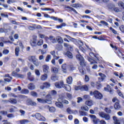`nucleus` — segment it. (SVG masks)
I'll use <instances>...</instances> for the list:
<instances>
[{
  "label": "nucleus",
  "mask_w": 124,
  "mask_h": 124,
  "mask_svg": "<svg viewBox=\"0 0 124 124\" xmlns=\"http://www.w3.org/2000/svg\"><path fill=\"white\" fill-rule=\"evenodd\" d=\"M114 108L116 110H119V109L121 108V105L119 102H116L114 106Z\"/></svg>",
  "instance_id": "17"
},
{
  "label": "nucleus",
  "mask_w": 124,
  "mask_h": 124,
  "mask_svg": "<svg viewBox=\"0 0 124 124\" xmlns=\"http://www.w3.org/2000/svg\"><path fill=\"white\" fill-rule=\"evenodd\" d=\"M99 116L103 119H105L106 121H110V115L102 111L99 112Z\"/></svg>",
  "instance_id": "3"
},
{
  "label": "nucleus",
  "mask_w": 124,
  "mask_h": 124,
  "mask_svg": "<svg viewBox=\"0 0 124 124\" xmlns=\"http://www.w3.org/2000/svg\"><path fill=\"white\" fill-rule=\"evenodd\" d=\"M84 80L85 81V82H89V81H90V78L89 77V76H88V75H85V78Z\"/></svg>",
  "instance_id": "62"
},
{
  "label": "nucleus",
  "mask_w": 124,
  "mask_h": 124,
  "mask_svg": "<svg viewBox=\"0 0 124 124\" xmlns=\"http://www.w3.org/2000/svg\"><path fill=\"white\" fill-rule=\"evenodd\" d=\"M64 47H66V48H71V46H70V45H68L66 43H64Z\"/></svg>",
  "instance_id": "60"
},
{
  "label": "nucleus",
  "mask_w": 124,
  "mask_h": 124,
  "mask_svg": "<svg viewBox=\"0 0 124 124\" xmlns=\"http://www.w3.org/2000/svg\"><path fill=\"white\" fill-rule=\"evenodd\" d=\"M61 101L62 102V103H64V104H68V103H69V102H68V101L66 100H62L61 99Z\"/></svg>",
  "instance_id": "63"
},
{
  "label": "nucleus",
  "mask_w": 124,
  "mask_h": 124,
  "mask_svg": "<svg viewBox=\"0 0 124 124\" xmlns=\"http://www.w3.org/2000/svg\"><path fill=\"white\" fill-rule=\"evenodd\" d=\"M63 88H64L67 92H70V91H71V87L67 84L64 85Z\"/></svg>",
  "instance_id": "18"
},
{
  "label": "nucleus",
  "mask_w": 124,
  "mask_h": 124,
  "mask_svg": "<svg viewBox=\"0 0 124 124\" xmlns=\"http://www.w3.org/2000/svg\"><path fill=\"white\" fill-rule=\"evenodd\" d=\"M89 117H90L94 124H97V118H96L95 115L90 114Z\"/></svg>",
  "instance_id": "10"
},
{
  "label": "nucleus",
  "mask_w": 124,
  "mask_h": 124,
  "mask_svg": "<svg viewBox=\"0 0 124 124\" xmlns=\"http://www.w3.org/2000/svg\"><path fill=\"white\" fill-rule=\"evenodd\" d=\"M89 55L93 59H94V60H95V61H98V58H97V57H96V55H95V54H94L93 53L90 52L89 53Z\"/></svg>",
  "instance_id": "19"
},
{
  "label": "nucleus",
  "mask_w": 124,
  "mask_h": 124,
  "mask_svg": "<svg viewBox=\"0 0 124 124\" xmlns=\"http://www.w3.org/2000/svg\"><path fill=\"white\" fill-rule=\"evenodd\" d=\"M19 52H20V48L19 46H17L15 48V55L16 57L19 56Z\"/></svg>",
  "instance_id": "24"
},
{
  "label": "nucleus",
  "mask_w": 124,
  "mask_h": 124,
  "mask_svg": "<svg viewBox=\"0 0 124 124\" xmlns=\"http://www.w3.org/2000/svg\"><path fill=\"white\" fill-rule=\"evenodd\" d=\"M18 123H20V124H26L29 123V120L26 119L21 120L18 121Z\"/></svg>",
  "instance_id": "26"
},
{
  "label": "nucleus",
  "mask_w": 124,
  "mask_h": 124,
  "mask_svg": "<svg viewBox=\"0 0 124 124\" xmlns=\"http://www.w3.org/2000/svg\"><path fill=\"white\" fill-rule=\"evenodd\" d=\"M118 5H119V6H121V7L124 8V2H123L122 1H119L118 2Z\"/></svg>",
  "instance_id": "59"
},
{
  "label": "nucleus",
  "mask_w": 124,
  "mask_h": 124,
  "mask_svg": "<svg viewBox=\"0 0 124 124\" xmlns=\"http://www.w3.org/2000/svg\"><path fill=\"white\" fill-rule=\"evenodd\" d=\"M99 76L101 77V78H99V80L101 82H102V81H104L105 78H106V75L102 73H99Z\"/></svg>",
  "instance_id": "13"
},
{
  "label": "nucleus",
  "mask_w": 124,
  "mask_h": 124,
  "mask_svg": "<svg viewBox=\"0 0 124 124\" xmlns=\"http://www.w3.org/2000/svg\"><path fill=\"white\" fill-rule=\"evenodd\" d=\"M12 75L16 78H24L25 77V75L18 74L17 72L14 71L12 73Z\"/></svg>",
  "instance_id": "7"
},
{
  "label": "nucleus",
  "mask_w": 124,
  "mask_h": 124,
  "mask_svg": "<svg viewBox=\"0 0 124 124\" xmlns=\"http://www.w3.org/2000/svg\"><path fill=\"white\" fill-rule=\"evenodd\" d=\"M9 53V50L8 49H4L2 51V53L4 55H7Z\"/></svg>",
  "instance_id": "54"
},
{
  "label": "nucleus",
  "mask_w": 124,
  "mask_h": 124,
  "mask_svg": "<svg viewBox=\"0 0 124 124\" xmlns=\"http://www.w3.org/2000/svg\"><path fill=\"white\" fill-rule=\"evenodd\" d=\"M28 79L29 80H30V81H34V78L33 77V76H29Z\"/></svg>",
  "instance_id": "55"
},
{
  "label": "nucleus",
  "mask_w": 124,
  "mask_h": 124,
  "mask_svg": "<svg viewBox=\"0 0 124 124\" xmlns=\"http://www.w3.org/2000/svg\"><path fill=\"white\" fill-rule=\"evenodd\" d=\"M83 99H85L86 100H89V99H91V97L89 95H84L83 96Z\"/></svg>",
  "instance_id": "44"
},
{
  "label": "nucleus",
  "mask_w": 124,
  "mask_h": 124,
  "mask_svg": "<svg viewBox=\"0 0 124 124\" xmlns=\"http://www.w3.org/2000/svg\"><path fill=\"white\" fill-rule=\"evenodd\" d=\"M15 109H17V108L16 107L13 106L12 108H11L10 109V113H13V112H15Z\"/></svg>",
  "instance_id": "45"
},
{
  "label": "nucleus",
  "mask_w": 124,
  "mask_h": 124,
  "mask_svg": "<svg viewBox=\"0 0 124 124\" xmlns=\"http://www.w3.org/2000/svg\"><path fill=\"white\" fill-rule=\"evenodd\" d=\"M113 120L114 121V124H121L118 120V118L116 116L113 117Z\"/></svg>",
  "instance_id": "28"
},
{
  "label": "nucleus",
  "mask_w": 124,
  "mask_h": 124,
  "mask_svg": "<svg viewBox=\"0 0 124 124\" xmlns=\"http://www.w3.org/2000/svg\"><path fill=\"white\" fill-rule=\"evenodd\" d=\"M51 79L52 81H57L58 80V77L57 76H51Z\"/></svg>",
  "instance_id": "48"
},
{
  "label": "nucleus",
  "mask_w": 124,
  "mask_h": 124,
  "mask_svg": "<svg viewBox=\"0 0 124 124\" xmlns=\"http://www.w3.org/2000/svg\"><path fill=\"white\" fill-rule=\"evenodd\" d=\"M51 55H47V56L46 58V62H49L50 60H51Z\"/></svg>",
  "instance_id": "46"
},
{
  "label": "nucleus",
  "mask_w": 124,
  "mask_h": 124,
  "mask_svg": "<svg viewBox=\"0 0 124 124\" xmlns=\"http://www.w3.org/2000/svg\"><path fill=\"white\" fill-rule=\"evenodd\" d=\"M49 39L52 43H57V39L54 36H50Z\"/></svg>",
  "instance_id": "15"
},
{
  "label": "nucleus",
  "mask_w": 124,
  "mask_h": 124,
  "mask_svg": "<svg viewBox=\"0 0 124 124\" xmlns=\"http://www.w3.org/2000/svg\"><path fill=\"white\" fill-rule=\"evenodd\" d=\"M31 45L32 47H36L37 46V43L36 41H31Z\"/></svg>",
  "instance_id": "33"
},
{
  "label": "nucleus",
  "mask_w": 124,
  "mask_h": 124,
  "mask_svg": "<svg viewBox=\"0 0 124 124\" xmlns=\"http://www.w3.org/2000/svg\"><path fill=\"white\" fill-rule=\"evenodd\" d=\"M0 16H1V17H2L3 18H8V15H7L6 13H1Z\"/></svg>",
  "instance_id": "41"
},
{
  "label": "nucleus",
  "mask_w": 124,
  "mask_h": 124,
  "mask_svg": "<svg viewBox=\"0 0 124 124\" xmlns=\"http://www.w3.org/2000/svg\"><path fill=\"white\" fill-rule=\"evenodd\" d=\"M65 36L68 38V39H70V40H71L73 42H77V40L75 38H73L70 36L68 35H65Z\"/></svg>",
  "instance_id": "25"
},
{
  "label": "nucleus",
  "mask_w": 124,
  "mask_h": 124,
  "mask_svg": "<svg viewBox=\"0 0 124 124\" xmlns=\"http://www.w3.org/2000/svg\"><path fill=\"white\" fill-rule=\"evenodd\" d=\"M75 89L76 91H78V90H80V91H85L86 92H88L89 91V87L87 85H83L81 87L75 86Z\"/></svg>",
  "instance_id": "4"
},
{
  "label": "nucleus",
  "mask_w": 124,
  "mask_h": 124,
  "mask_svg": "<svg viewBox=\"0 0 124 124\" xmlns=\"http://www.w3.org/2000/svg\"><path fill=\"white\" fill-rule=\"evenodd\" d=\"M69 69L71 71H73V70H75L76 69V68L73 65H70Z\"/></svg>",
  "instance_id": "47"
},
{
  "label": "nucleus",
  "mask_w": 124,
  "mask_h": 124,
  "mask_svg": "<svg viewBox=\"0 0 124 124\" xmlns=\"http://www.w3.org/2000/svg\"><path fill=\"white\" fill-rule=\"evenodd\" d=\"M117 92L119 96H121V97H123L124 96L123 93H122V92H121L120 90H117Z\"/></svg>",
  "instance_id": "53"
},
{
  "label": "nucleus",
  "mask_w": 124,
  "mask_h": 124,
  "mask_svg": "<svg viewBox=\"0 0 124 124\" xmlns=\"http://www.w3.org/2000/svg\"><path fill=\"white\" fill-rule=\"evenodd\" d=\"M35 117L37 120L40 121L41 122H45L46 119L44 116H42L41 114L39 113H36L35 114Z\"/></svg>",
  "instance_id": "6"
},
{
  "label": "nucleus",
  "mask_w": 124,
  "mask_h": 124,
  "mask_svg": "<svg viewBox=\"0 0 124 124\" xmlns=\"http://www.w3.org/2000/svg\"><path fill=\"white\" fill-rule=\"evenodd\" d=\"M28 105H31V106H35L36 105V103L32 101H29L27 103Z\"/></svg>",
  "instance_id": "29"
},
{
  "label": "nucleus",
  "mask_w": 124,
  "mask_h": 124,
  "mask_svg": "<svg viewBox=\"0 0 124 124\" xmlns=\"http://www.w3.org/2000/svg\"><path fill=\"white\" fill-rule=\"evenodd\" d=\"M55 86L56 88H58V89H62V87L60 85V82H56L55 83Z\"/></svg>",
  "instance_id": "50"
},
{
  "label": "nucleus",
  "mask_w": 124,
  "mask_h": 124,
  "mask_svg": "<svg viewBox=\"0 0 124 124\" xmlns=\"http://www.w3.org/2000/svg\"><path fill=\"white\" fill-rule=\"evenodd\" d=\"M47 79V74H45L44 75H43L42 76H41V79L42 81H45Z\"/></svg>",
  "instance_id": "37"
},
{
  "label": "nucleus",
  "mask_w": 124,
  "mask_h": 124,
  "mask_svg": "<svg viewBox=\"0 0 124 124\" xmlns=\"http://www.w3.org/2000/svg\"><path fill=\"white\" fill-rule=\"evenodd\" d=\"M66 56L68 57V58H69V59H72V58H73V55H72V53L69 51H67Z\"/></svg>",
  "instance_id": "27"
},
{
  "label": "nucleus",
  "mask_w": 124,
  "mask_h": 124,
  "mask_svg": "<svg viewBox=\"0 0 124 124\" xmlns=\"http://www.w3.org/2000/svg\"><path fill=\"white\" fill-rule=\"evenodd\" d=\"M66 111H67V113H68V114H73V113H74L73 110H71V109H70V108H67Z\"/></svg>",
  "instance_id": "52"
},
{
  "label": "nucleus",
  "mask_w": 124,
  "mask_h": 124,
  "mask_svg": "<svg viewBox=\"0 0 124 124\" xmlns=\"http://www.w3.org/2000/svg\"><path fill=\"white\" fill-rule=\"evenodd\" d=\"M66 82L67 84H69V85H71V84H72V77H68L67 78Z\"/></svg>",
  "instance_id": "20"
},
{
  "label": "nucleus",
  "mask_w": 124,
  "mask_h": 124,
  "mask_svg": "<svg viewBox=\"0 0 124 124\" xmlns=\"http://www.w3.org/2000/svg\"><path fill=\"white\" fill-rule=\"evenodd\" d=\"M62 98H60L58 99V102H55V105L59 108H63V105L62 103Z\"/></svg>",
  "instance_id": "8"
},
{
  "label": "nucleus",
  "mask_w": 124,
  "mask_h": 124,
  "mask_svg": "<svg viewBox=\"0 0 124 124\" xmlns=\"http://www.w3.org/2000/svg\"><path fill=\"white\" fill-rule=\"evenodd\" d=\"M63 72H66V67H67V65L66 64H63L62 66Z\"/></svg>",
  "instance_id": "36"
},
{
  "label": "nucleus",
  "mask_w": 124,
  "mask_h": 124,
  "mask_svg": "<svg viewBox=\"0 0 124 124\" xmlns=\"http://www.w3.org/2000/svg\"><path fill=\"white\" fill-rule=\"evenodd\" d=\"M50 86H51V84L49 82H46L42 85L40 86V89L41 90H44V89L50 88Z\"/></svg>",
  "instance_id": "9"
},
{
  "label": "nucleus",
  "mask_w": 124,
  "mask_h": 124,
  "mask_svg": "<svg viewBox=\"0 0 124 124\" xmlns=\"http://www.w3.org/2000/svg\"><path fill=\"white\" fill-rule=\"evenodd\" d=\"M93 95L96 99H102L103 95L101 93H99L98 91H95L93 92Z\"/></svg>",
  "instance_id": "5"
},
{
  "label": "nucleus",
  "mask_w": 124,
  "mask_h": 124,
  "mask_svg": "<svg viewBox=\"0 0 124 124\" xmlns=\"http://www.w3.org/2000/svg\"><path fill=\"white\" fill-rule=\"evenodd\" d=\"M55 48H56V49L58 50V51H61V50H62V45H60V44H57V45H56Z\"/></svg>",
  "instance_id": "23"
},
{
  "label": "nucleus",
  "mask_w": 124,
  "mask_h": 124,
  "mask_svg": "<svg viewBox=\"0 0 124 124\" xmlns=\"http://www.w3.org/2000/svg\"><path fill=\"white\" fill-rule=\"evenodd\" d=\"M72 7H75L77 8L78 7H80V5L79 4V3H75V4H73L72 5Z\"/></svg>",
  "instance_id": "56"
},
{
  "label": "nucleus",
  "mask_w": 124,
  "mask_h": 124,
  "mask_svg": "<svg viewBox=\"0 0 124 124\" xmlns=\"http://www.w3.org/2000/svg\"><path fill=\"white\" fill-rule=\"evenodd\" d=\"M105 111L108 114H111V110L110 108H105Z\"/></svg>",
  "instance_id": "43"
},
{
  "label": "nucleus",
  "mask_w": 124,
  "mask_h": 124,
  "mask_svg": "<svg viewBox=\"0 0 124 124\" xmlns=\"http://www.w3.org/2000/svg\"><path fill=\"white\" fill-rule=\"evenodd\" d=\"M43 72L45 74H46L49 72V66L45 65L43 66Z\"/></svg>",
  "instance_id": "14"
},
{
  "label": "nucleus",
  "mask_w": 124,
  "mask_h": 124,
  "mask_svg": "<svg viewBox=\"0 0 124 124\" xmlns=\"http://www.w3.org/2000/svg\"><path fill=\"white\" fill-rule=\"evenodd\" d=\"M78 54H77L76 56V58L78 61H79L80 62V65L81 66L83 67V66H86L87 65V63L85 62V60L84 59V58H83V56H81V54H80V53H79V51H78Z\"/></svg>",
  "instance_id": "2"
},
{
  "label": "nucleus",
  "mask_w": 124,
  "mask_h": 124,
  "mask_svg": "<svg viewBox=\"0 0 124 124\" xmlns=\"http://www.w3.org/2000/svg\"><path fill=\"white\" fill-rule=\"evenodd\" d=\"M65 8L66 10H69V11H73V12L76 13V14H78V12L76 11V10L70 6H65Z\"/></svg>",
  "instance_id": "12"
},
{
  "label": "nucleus",
  "mask_w": 124,
  "mask_h": 124,
  "mask_svg": "<svg viewBox=\"0 0 124 124\" xmlns=\"http://www.w3.org/2000/svg\"><path fill=\"white\" fill-rule=\"evenodd\" d=\"M85 104L88 106H92L93 104V101H92V100L90 101H87L85 102Z\"/></svg>",
  "instance_id": "34"
},
{
  "label": "nucleus",
  "mask_w": 124,
  "mask_h": 124,
  "mask_svg": "<svg viewBox=\"0 0 124 124\" xmlns=\"http://www.w3.org/2000/svg\"><path fill=\"white\" fill-rule=\"evenodd\" d=\"M31 94L32 96H34V97H36L37 96V93L34 91L31 92Z\"/></svg>",
  "instance_id": "42"
},
{
  "label": "nucleus",
  "mask_w": 124,
  "mask_h": 124,
  "mask_svg": "<svg viewBox=\"0 0 124 124\" xmlns=\"http://www.w3.org/2000/svg\"><path fill=\"white\" fill-rule=\"evenodd\" d=\"M20 93L22 94H28V93H29V90L28 89H24L21 91Z\"/></svg>",
  "instance_id": "21"
},
{
  "label": "nucleus",
  "mask_w": 124,
  "mask_h": 124,
  "mask_svg": "<svg viewBox=\"0 0 124 124\" xmlns=\"http://www.w3.org/2000/svg\"><path fill=\"white\" fill-rule=\"evenodd\" d=\"M66 95L69 99H72V94L67 93Z\"/></svg>",
  "instance_id": "40"
},
{
  "label": "nucleus",
  "mask_w": 124,
  "mask_h": 124,
  "mask_svg": "<svg viewBox=\"0 0 124 124\" xmlns=\"http://www.w3.org/2000/svg\"><path fill=\"white\" fill-rule=\"evenodd\" d=\"M43 40L40 39L39 41H38L37 43V45L38 46H42V45H43Z\"/></svg>",
  "instance_id": "35"
},
{
  "label": "nucleus",
  "mask_w": 124,
  "mask_h": 124,
  "mask_svg": "<svg viewBox=\"0 0 124 124\" xmlns=\"http://www.w3.org/2000/svg\"><path fill=\"white\" fill-rule=\"evenodd\" d=\"M88 61L91 62V64H93V63H97V62L95 61V60H94L93 59L90 58H88Z\"/></svg>",
  "instance_id": "31"
},
{
  "label": "nucleus",
  "mask_w": 124,
  "mask_h": 124,
  "mask_svg": "<svg viewBox=\"0 0 124 124\" xmlns=\"http://www.w3.org/2000/svg\"><path fill=\"white\" fill-rule=\"evenodd\" d=\"M58 42L59 44H62L63 43V39L61 36H56V42Z\"/></svg>",
  "instance_id": "11"
},
{
  "label": "nucleus",
  "mask_w": 124,
  "mask_h": 124,
  "mask_svg": "<svg viewBox=\"0 0 124 124\" xmlns=\"http://www.w3.org/2000/svg\"><path fill=\"white\" fill-rule=\"evenodd\" d=\"M28 88L29 90H34L35 89V86L33 85V83H30V84H28Z\"/></svg>",
  "instance_id": "16"
},
{
  "label": "nucleus",
  "mask_w": 124,
  "mask_h": 124,
  "mask_svg": "<svg viewBox=\"0 0 124 124\" xmlns=\"http://www.w3.org/2000/svg\"><path fill=\"white\" fill-rule=\"evenodd\" d=\"M79 71L82 75H84L85 74V71H84V69H83V67L82 66H79L78 67Z\"/></svg>",
  "instance_id": "32"
},
{
  "label": "nucleus",
  "mask_w": 124,
  "mask_h": 124,
  "mask_svg": "<svg viewBox=\"0 0 124 124\" xmlns=\"http://www.w3.org/2000/svg\"><path fill=\"white\" fill-rule=\"evenodd\" d=\"M9 102L11 103V104H17V100L13 98L10 99L9 100Z\"/></svg>",
  "instance_id": "22"
},
{
  "label": "nucleus",
  "mask_w": 124,
  "mask_h": 124,
  "mask_svg": "<svg viewBox=\"0 0 124 124\" xmlns=\"http://www.w3.org/2000/svg\"><path fill=\"white\" fill-rule=\"evenodd\" d=\"M7 117L8 118H14V114L12 113H10L7 115Z\"/></svg>",
  "instance_id": "64"
},
{
  "label": "nucleus",
  "mask_w": 124,
  "mask_h": 124,
  "mask_svg": "<svg viewBox=\"0 0 124 124\" xmlns=\"http://www.w3.org/2000/svg\"><path fill=\"white\" fill-rule=\"evenodd\" d=\"M33 63L34 64V65H36V66H39V62H38V60L36 61L35 62H33Z\"/></svg>",
  "instance_id": "61"
},
{
  "label": "nucleus",
  "mask_w": 124,
  "mask_h": 124,
  "mask_svg": "<svg viewBox=\"0 0 124 124\" xmlns=\"http://www.w3.org/2000/svg\"><path fill=\"white\" fill-rule=\"evenodd\" d=\"M30 58L31 61L32 62H36V61L37 60V59L35 58V56H31Z\"/></svg>",
  "instance_id": "49"
},
{
  "label": "nucleus",
  "mask_w": 124,
  "mask_h": 124,
  "mask_svg": "<svg viewBox=\"0 0 124 124\" xmlns=\"http://www.w3.org/2000/svg\"><path fill=\"white\" fill-rule=\"evenodd\" d=\"M119 29H120V30L121 31H122V32L124 33V25H121L119 27Z\"/></svg>",
  "instance_id": "57"
},
{
  "label": "nucleus",
  "mask_w": 124,
  "mask_h": 124,
  "mask_svg": "<svg viewBox=\"0 0 124 124\" xmlns=\"http://www.w3.org/2000/svg\"><path fill=\"white\" fill-rule=\"evenodd\" d=\"M49 110L50 112H51L52 113H54V112L56 111V108L54 107H51L49 108Z\"/></svg>",
  "instance_id": "51"
},
{
  "label": "nucleus",
  "mask_w": 124,
  "mask_h": 124,
  "mask_svg": "<svg viewBox=\"0 0 124 124\" xmlns=\"http://www.w3.org/2000/svg\"><path fill=\"white\" fill-rule=\"evenodd\" d=\"M51 71L53 73H58V72H59V70L55 67H52L51 68Z\"/></svg>",
  "instance_id": "30"
},
{
  "label": "nucleus",
  "mask_w": 124,
  "mask_h": 124,
  "mask_svg": "<svg viewBox=\"0 0 124 124\" xmlns=\"http://www.w3.org/2000/svg\"><path fill=\"white\" fill-rule=\"evenodd\" d=\"M7 3L10 4V3H14V2H16V0H8L7 1Z\"/></svg>",
  "instance_id": "58"
},
{
  "label": "nucleus",
  "mask_w": 124,
  "mask_h": 124,
  "mask_svg": "<svg viewBox=\"0 0 124 124\" xmlns=\"http://www.w3.org/2000/svg\"><path fill=\"white\" fill-rule=\"evenodd\" d=\"M37 101L41 103H47V104H52V97L50 94L46 96V99L37 98Z\"/></svg>",
  "instance_id": "1"
},
{
  "label": "nucleus",
  "mask_w": 124,
  "mask_h": 124,
  "mask_svg": "<svg viewBox=\"0 0 124 124\" xmlns=\"http://www.w3.org/2000/svg\"><path fill=\"white\" fill-rule=\"evenodd\" d=\"M81 110L82 111H89V108L87 106H83L81 107Z\"/></svg>",
  "instance_id": "38"
},
{
  "label": "nucleus",
  "mask_w": 124,
  "mask_h": 124,
  "mask_svg": "<svg viewBox=\"0 0 124 124\" xmlns=\"http://www.w3.org/2000/svg\"><path fill=\"white\" fill-rule=\"evenodd\" d=\"M79 114L80 115V116H87L88 115V113L85 112V111H79Z\"/></svg>",
  "instance_id": "39"
}]
</instances>
